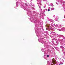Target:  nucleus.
<instances>
[{"label": "nucleus", "instance_id": "423d86ee", "mask_svg": "<svg viewBox=\"0 0 65 65\" xmlns=\"http://www.w3.org/2000/svg\"><path fill=\"white\" fill-rule=\"evenodd\" d=\"M47 57H49V55H47Z\"/></svg>", "mask_w": 65, "mask_h": 65}, {"label": "nucleus", "instance_id": "f03ea898", "mask_svg": "<svg viewBox=\"0 0 65 65\" xmlns=\"http://www.w3.org/2000/svg\"><path fill=\"white\" fill-rule=\"evenodd\" d=\"M63 64V63H60L59 64V65H62Z\"/></svg>", "mask_w": 65, "mask_h": 65}, {"label": "nucleus", "instance_id": "7ed1b4c3", "mask_svg": "<svg viewBox=\"0 0 65 65\" xmlns=\"http://www.w3.org/2000/svg\"><path fill=\"white\" fill-rule=\"evenodd\" d=\"M48 11H50V10L49 9H48Z\"/></svg>", "mask_w": 65, "mask_h": 65}, {"label": "nucleus", "instance_id": "0eeeda50", "mask_svg": "<svg viewBox=\"0 0 65 65\" xmlns=\"http://www.w3.org/2000/svg\"><path fill=\"white\" fill-rule=\"evenodd\" d=\"M53 9H54V8H53Z\"/></svg>", "mask_w": 65, "mask_h": 65}, {"label": "nucleus", "instance_id": "f257e3e1", "mask_svg": "<svg viewBox=\"0 0 65 65\" xmlns=\"http://www.w3.org/2000/svg\"><path fill=\"white\" fill-rule=\"evenodd\" d=\"M56 61V60L55 59L53 58L52 59V63L54 64H56L57 63V62Z\"/></svg>", "mask_w": 65, "mask_h": 65}, {"label": "nucleus", "instance_id": "20e7f679", "mask_svg": "<svg viewBox=\"0 0 65 65\" xmlns=\"http://www.w3.org/2000/svg\"><path fill=\"white\" fill-rule=\"evenodd\" d=\"M44 8H45V6H44Z\"/></svg>", "mask_w": 65, "mask_h": 65}, {"label": "nucleus", "instance_id": "39448f33", "mask_svg": "<svg viewBox=\"0 0 65 65\" xmlns=\"http://www.w3.org/2000/svg\"><path fill=\"white\" fill-rule=\"evenodd\" d=\"M47 27H49V26L47 25Z\"/></svg>", "mask_w": 65, "mask_h": 65}]
</instances>
